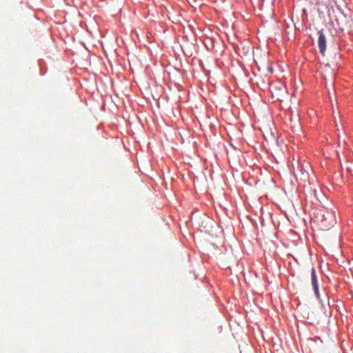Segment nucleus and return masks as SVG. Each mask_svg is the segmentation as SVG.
<instances>
[{"label": "nucleus", "instance_id": "obj_1", "mask_svg": "<svg viewBox=\"0 0 353 353\" xmlns=\"http://www.w3.org/2000/svg\"><path fill=\"white\" fill-rule=\"evenodd\" d=\"M321 216V226L323 227L325 229H328L334 224L335 219L333 214L331 212H326L325 214H322Z\"/></svg>", "mask_w": 353, "mask_h": 353}, {"label": "nucleus", "instance_id": "obj_2", "mask_svg": "<svg viewBox=\"0 0 353 353\" xmlns=\"http://www.w3.org/2000/svg\"><path fill=\"white\" fill-rule=\"evenodd\" d=\"M317 34L319 36L317 43H318V48L319 50V52L322 55H324L325 50H326V46H327L326 37H325V35L324 34L323 30H319Z\"/></svg>", "mask_w": 353, "mask_h": 353}, {"label": "nucleus", "instance_id": "obj_3", "mask_svg": "<svg viewBox=\"0 0 353 353\" xmlns=\"http://www.w3.org/2000/svg\"><path fill=\"white\" fill-rule=\"evenodd\" d=\"M311 280H312V288L314 290L315 296L317 299H320V292H319V286H318V280H317V276L316 274V271L314 268H312V271H311Z\"/></svg>", "mask_w": 353, "mask_h": 353}]
</instances>
